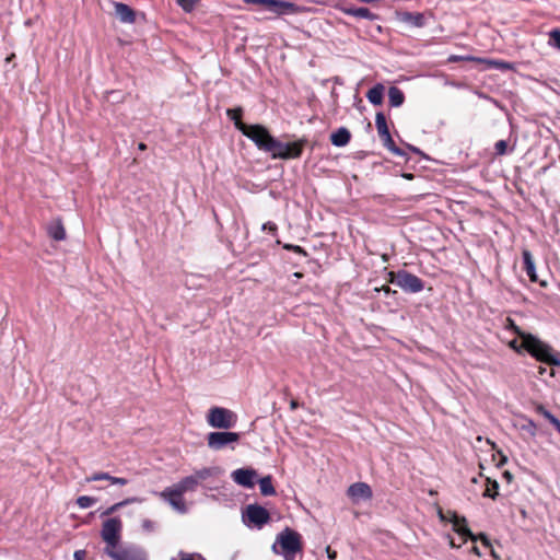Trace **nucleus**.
<instances>
[{
    "instance_id": "51",
    "label": "nucleus",
    "mask_w": 560,
    "mask_h": 560,
    "mask_svg": "<svg viewBox=\"0 0 560 560\" xmlns=\"http://www.w3.org/2000/svg\"><path fill=\"white\" fill-rule=\"evenodd\" d=\"M296 406H298V404H296L295 401H292V402H291V408H292V409L296 408Z\"/></svg>"
},
{
    "instance_id": "35",
    "label": "nucleus",
    "mask_w": 560,
    "mask_h": 560,
    "mask_svg": "<svg viewBox=\"0 0 560 560\" xmlns=\"http://www.w3.org/2000/svg\"><path fill=\"white\" fill-rule=\"evenodd\" d=\"M495 155L502 156L505 155L509 151V144L505 140H499L494 144Z\"/></svg>"
},
{
    "instance_id": "8",
    "label": "nucleus",
    "mask_w": 560,
    "mask_h": 560,
    "mask_svg": "<svg viewBox=\"0 0 560 560\" xmlns=\"http://www.w3.org/2000/svg\"><path fill=\"white\" fill-rule=\"evenodd\" d=\"M243 522L248 527L262 528L270 522V514L267 509L259 504H248L243 512Z\"/></svg>"
},
{
    "instance_id": "54",
    "label": "nucleus",
    "mask_w": 560,
    "mask_h": 560,
    "mask_svg": "<svg viewBox=\"0 0 560 560\" xmlns=\"http://www.w3.org/2000/svg\"><path fill=\"white\" fill-rule=\"evenodd\" d=\"M552 365H558V366H560V360L558 359V363H552Z\"/></svg>"
},
{
    "instance_id": "39",
    "label": "nucleus",
    "mask_w": 560,
    "mask_h": 560,
    "mask_svg": "<svg viewBox=\"0 0 560 560\" xmlns=\"http://www.w3.org/2000/svg\"><path fill=\"white\" fill-rule=\"evenodd\" d=\"M513 332H515L522 340L524 335H530L529 332L523 331L517 325L514 324L513 320L509 319L508 326Z\"/></svg>"
},
{
    "instance_id": "55",
    "label": "nucleus",
    "mask_w": 560,
    "mask_h": 560,
    "mask_svg": "<svg viewBox=\"0 0 560 560\" xmlns=\"http://www.w3.org/2000/svg\"><path fill=\"white\" fill-rule=\"evenodd\" d=\"M411 150L415 151V152H419V150L417 148H412L411 147Z\"/></svg>"
},
{
    "instance_id": "9",
    "label": "nucleus",
    "mask_w": 560,
    "mask_h": 560,
    "mask_svg": "<svg viewBox=\"0 0 560 560\" xmlns=\"http://www.w3.org/2000/svg\"><path fill=\"white\" fill-rule=\"evenodd\" d=\"M122 523L119 517H110L104 521L101 536L106 542L105 549L117 547L120 540Z\"/></svg>"
},
{
    "instance_id": "15",
    "label": "nucleus",
    "mask_w": 560,
    "mask_h": 560,
    "mask_svg": "<svg viewBox=\"0 0 560 560\" xmlns=\"http://www.w3.org/2000/svg\"><path fill=\"white\" fill-rule=\"evenodd\" d=\"M105 553L110 557L113 560H145L144 553L133 547H114L110 549H105Z\"/></svg>"
},
{
    "instance_id": "10",
    "label": "nucleus",
    "mask_w": 560,
    "mask_h": 560,
    "mask_svg": "<svg viewBox=\"0 0 560 560\" xmlns=\"http://www.w3.org/2000/svg\"><path fill=\"white\" fill-rule=\"evenodd\" d=\"M375 126L384 147L393 154L404 156L405 152L395 144L387 126L386 117L382 112L376 113Z\"/></svg>"
},
{
    "instance_id": "37",
    "label": "nucleus",
    "mask_w": 560,
    "mask_h": 560,
    "mask_svg": "<svg viewBox=\"0 0 560 560\" xmlns=\"http://www.w3.org/2000/svg\"><path fill=\"white\" fill-rule=\"evenodd\" d=\"M498 489H499L498 482L492 481L491 488H487L486 491L483 492V495L489 497L491 499H495V497L498 495Z\"/></svg>"
},
{
    "instance_id": "56",
    "label": "nucleus",
    "mask_w": 560,
    "mask_h": 560,
    "mask_svg": "<svg viewBox=\"0 0 560 560\" xmlns=\"http://www.w3.org/2000/svg\"><path fill=\"white\" fill-rule=\"evenodd\" d=\"M546 369H540L539 373L542 374L545 373Z\"/></svg>"
},
{
    "instance_id": "45",
    "label": "nucleus",
    "mask_w": 560,
    "mask_h": 560,
    "mask_svg": "<svg viewBox=\"0 0 560 560\" xmlns=\"http://www.w3.org/2000/svg\"><path fill=\"white\" fill-rule=\"evenodd\" d=\"M85 550H77L74 551L73 558L74 560H84L85 559Z\"/></svg>"
},
{
    "instance_id": "7",
    "label": "nucleus",
    "mask_w": 560,
    "mask_h": 560,
    "mask_svg": "<svg viewBox=\"0 0 560 560\" xmlns=\"http://www.w3.org/2000/svg\"><path fill=\"white\" fill-rule=\"evenodd\" d=\"M207 422L215 429H231L237 422V416L230 409L223 407H212L207 415Z\"/></svg>"
},
{
    "instance_id": "4",
    "label": "nucleus",
    "mask_w": 560,
    "mask_h": 560,
    "mask_svg": "<svg viewBox=\"0 0 560 560\" xmlns=\"http://www.w3.org/2000/svg\"><path fill=\"white\" fill-rule=\"evenodd\" d=\"M387 280L390 283H395L406 293H419L424 289L423 280L405 269L389 271Z\"/></svg>"
},
{
    "instance_id": "47",
    "label": "nucleus",
    "mask_w": 560,
    "mask_h": 560,
    "mask_svg": "<svg viewBox=\"0 0 560 560\" xmlns=\"http://www.w3.org/2000/svg\"><path fill=\"white\" fill-rule=\"evenodd\" d=\"M327 556L330 560H335L337 557V551L332 550L330 547L326 548Z\"/></svg>"
},
{
    "instance_id": "49",
    "label": "nucleus",
    "mask_w": 560,
    "mask_h": 560,
    "mask_svg": "<svg viewBox=\"0 0 560 560\" xmlns=\"http://www.w3.org/2000/svg\"><path fill=\"white\" fill-rule=\"evenodd\" d=\"M180 560H194L191 555L188 553H180Z\"/></svg>"
},
{
    "instance_id": "18",
    "label": "nucleus",
    "mask_w": 560,
    "mask_h": 560,
    "mask_svg": "<svg viewBox=\"0 0 560 560\" xmlns=\"http://www.w3.org/2000/svg\"><path fill=\"white\" fill-rule=\"evenodd\" d=\"M341 11L345 14H347L349 16L357 18V19H364V20H369V21H374L377 19V15L375 13H373L370 9L364 8V7H360V8L342 7Z\"/></svg>"
},
{
    "instance_id": "27",
    "label": "nucleus",
    "mask_w": 560,
    "mask_h": 560,
    "mask_svg": "<svg viewBox=\"0 0 560 560\" xmlns=\"http://www.w3.org/2000/svg\"><path fill=\"white\" fill-rule=\"evenodd\" d=\"M228 116L234 121L235 124V127L243 133V130L245 131L246 129L243 128V127H249L250 125H246L244 122H242L241 118H242V108H233V109H228L226 112Z\"/></svg>"
},
{
    "instance_id": "44",
    "label": "nucleus",
    "mask_w": 560,
    "mask_h": 560,
    "mask_svg": "<svg viewBox=\"0 0 560 560\" xmlns=\"http://www.w3.org/2000/svg\"><path fill=\"white\" fill-rule=\"evenodd\" d=\"M128 480L126 478L113 477L112 479V485L126 486Z\"/></svg>"
},
{
    "instance_id": "12",
    "label": "nucleus",
    "mask_w": 560,
    "mask_h": 560,
    "mask_svg": "<svg viewBox=\"0 0 560 560\" xmlns=\"http://www.w3.org/2000/svg\"><path fill=\"white\" fill-rule=\"evenodd\" d=\"M213 472L212 468H202L196 470L194 475L187 476L180 479L177 483L173 485L176 489H178L184 494L187 492H194L199 482L206 480L211 477Z\"/></svg>"
},
{
    "instance_id": "48",
    "label": "nucleus",
    "mask_w": 560,
    "mask_h": 560,
    "mask_svg": "<svg viewBox=\"0 0 560 560\" xmlns=\"http://www.w3.org/2000/svg\"><path fill=\"white\" fill-rule=\"evenodd\" d=\"M380 290H382L385 294L396 293L388 285H383Z\"/></svg>"
},
{
    "instance_id": "20",
    "label": "nucleus",
    "mask_w": 560,
    "mask_h": 560,
    "mask_svg": "<svg viewBox=\"0 0 560 560\" xmlns=\"http://www.w3.org/2000/svg\"><path fill=\"white\" fill-rule=\"evenodd\" d=\"M47 233L49 237H51L55 241L66 240L67 234L62 220L60 218H57L51 223H49V225L47 226Z\"/></svg>"
},
{
    "instance_id": "53",
    "label": "nucleus",
    "mask_w": 560,
    "mask_h": 560,
    "mask_svg": "<svg viewBox=\"0 0 560 560\" xmlns=\"http://www.w3.org/2000/svg\"><path fill=\"white\" fill-rule=\"evenodd\" d=\"M294 276H295L296 278L302 277V275H301V273H299V272L294 273Z\"/></svg>"
},
{
    "instance_id": "40",
    "label": "nucleus",
    "mask_w": 560,
    "mask_h": 560,
    "mask_svg": "<svg viewBox=\"0 0 560 560\" xmlns=\"http://www.w3.org/2000/svg\"><path fill=\"white\" fill-rule=\"evenodd\" d=\"M144 501V499L142 498H139V497H130V498H127L122 501H119V503L121 504V508L124 506H127L129 504H133V503H142Z\"/></svg>"
},
{
    "instance_id": "25",
    "label": "nucleus",
    "mask_w": 560,
    "mask_h": 560,
    "mask_svg": "<svg viewBox=\"0 0 560 560\" xmlns=\"http://www.w3.org/2000/svg\"><path fill=\"white\" fill-rule=\"evenodd\" d=\"M405 95L397 86H390L388 90V103L392 107H399L404 104Z\"/></svg>"
},
{
    "instance_id": "3",
    "label": "nucleus",
    "mask_w": 560,
    "mask_h": 560,
    "mask_svg": "<svg viewBox=\"0 0 560 560\" xmlns=\"http://www.w3.org/2000/svg\"><path fill=\"white\" fill-rule=\"evenodd\" d=\"M243 2L261 5L276 16L301 14L307 11V8L288 0H243Z\"/></svg>"
},
{
    "instance_id": "36",
    "label": "nucleus",
    "mask_w": 560,
    "mask_h": 560,
    "mask_svg": "<svg viewBox=\"0 0 560 560\" xmlns=\"http://www.w3.org/2000/svg\"><path fill=\"white\" fill-rule=\"evenodd\" d=\"M522 430L528 432L532 436H535L537 433V425L533 420H527L526 423L522 425Z\"/></svg>"
},
{
    "instance_id": "6",
    "label": "nucleus",
    "mask_w": 560,
    "mask_h": 560,
    "mask_svg": "<svg viewBox=\"0 0 560 560\" xmlns=\"http://www.w3.org/2000/svg\"><path fill=\"white\" fill-rule=\"evenodd\" d=\"M307 140L305 138L288 143H283L276 139L275 147L271 151V158L281 160L299 159L302 155Z\"/></svg>"
},
{
    "instance_id": "34",
    "label": "nucleus",
    "mask_w": 560,
    "mask_h": 560,
    "mask_svg": "<svg viewBox=\"0 0 560 560\" xmlns=\"http://www.w3.org/2000/svg\"><path fill=\"white\" fill-rule=\"evenodd\" d=\"M199 0H177V4L186 12L190 13L194 11Z\"/></svg>"
},
{
    "instance_id": "33",
    "label": "nucleus",
    "mask_w": 560,
    "mask_h": 560,
    "mask_svg": "<svg viewBox=\"0 0 560 560\" xmlns=\"http://www.w3.org/2000/svg\"><path fill=\"white\" fill-rule=\"evenodd\" d=\"M549 44L560 50V30L555 28L549 32Z\"/></svg>"
},
{
    "instance_id": "11",
    "label": "nucleus",
    "mask_w": 560,
    "mask_h": 560,
    "mask_svg": "<svg viewBox=\"0 0 560 560\" xmlns=\"http://www.w3.org/2000/svg\"><path fill=\"white\" fill-rule=\"evenodd\" d=\"M451 522L453 523L454 530L458 533L462 537H464L465 539L470 538L471 540L480 539L486 547H490L491 556L495 560H499V556L497 555L495 550L491 547L488 537L485 534H479V536L476 537L467 527L465 517L458 516L456 513H452Z\"/></svg>"
},
{
    "instance_id": "5",
    "label": "nucleus",
    "mask_w": 560,
    "mask_h": 560,
    "mask_svg": "<svg viewBox=\"0 0 560 560\" xmlns=\"http://www.w3.org/2000/svg\"><path fill=\"white\" fill-rule=\"evenodd\" d=\"M244 128L246 129L245 131L243 130L245 137L250 139L259 150L271 154L276 138L270 135L266 127L262 125H250Z\"/></svg>"
},
{
    "instance_id": "42",
    "label": "nucleus",
    "mask_w": 560,
    "mask_h": 560,
    "mask_svg": "<svg viewBox=\"0 0 560 560\" xmlns=\"http://www.w3.org/2000/svg\"><path fill=\"white\" fill-rule=\"evenodd\" d=\"M141 526H142L143 530L149 532V533L153 532L155 529V523L148 518L142 521Z\"/></svg>"
},
{
    "instance_id": "19",
    "label": "nucleus",
    "mask_w": 560,
    "mask_h": 560,
    "mask_svg": "<svg viewBox=\"0 0 560 560\" xmlns=\"http://www.w3.org/2000/svg\"><path fill=\"white\" fill-rule=\"evenodd\" d=\"M115 14L122 23H133L136 21V14L135 11L125 3L121 2H115Z\"/></svg>"
},
{
    "instance_id": "22",
    "label": "nucleus",
    "mask_w": 560,
    "mask_h": 560,
    "mask_svg": "<svg viewBox=\"0 0 560 560\" xmlns=\"http://www.w3.org/2000/svg\"><path fill=\"white\" fill-rule=\"evenodd\" d=\"M524 269L526 275L530 279L532 282H537V273L535 268V262L533 256L529 250H524L523 254Z\"/></svg>"
},
{
    "instance_id": "43",
    "label": "nucleus",
    "mask_w": 560,
    "mask_h": 560,
    "mask_svg": "<svg viewBox=\"0 0 560 560\" xmlns=\"http://www.w3.org/2000/svg\"><path fill=\"white\" fill-rule=\"evenodd\" d=\"M119 509H121V504L119 502L113 504L112 506H109L108 509H106L102 515H110L113 513H115L116 511H118Z\"/></svg>"
},
{
    "instance_id": "41",
    "label": "nucleus",
    "mask_w": 560,
    "mask_h": 560,
    "mask_svg": "<svg viewBox=\"0 0 560 560\" xmlns=\"http://www.w3.org/2000/svg\"><path fill=\"white\" fill-rule=\"evenodd\" d=\"M261 229H262V231H268L272 234H276L278 231L277 224L271 221L264 223Z\"/></svg>"
},
{
    "instance_id": "32",
    "label": "nucleus",
    "mask_w": 560,
    "mask_h": 560,
    "mask_svg": "<svg viewBox=\"0 0 560 560\" xmlns=\"http://www.w3.org/2000/svg\"><path fill=\"white\" fill-rule=\"evenodd\" d=\"M114 476H110L108 472H94L93 475L86 477V482L98 481V480H107L112 483V479Z\"/></svg>"
},
{
    "instance_id": "57",
    "label": "nucleus",
    "mask_w": 560,
    "mask_h": 560,
    "mask_svg": "<svg viewBox=\"0 0 560 560\" xmlns=\"http://www.w3.org/2000/svg\"><path fill=\"white\" fill-rule=\"evenodd\" d=\"M558 432L560 433V429L558 430Z\"/></svg>"
},
{
    "instance_id": "24",
    "label": "nucleus",
    "mask_w": 560,
    "mask_h": 560,
    "mask_svg": "<svg viewBox=\"0 0 560 560\" xmlns=\"http://www.w3.org/2000/svg\"><path fill=\"white\" fill-rule=\"evenodd\" d=\"M384 85L381 83L375 84L366 93V98L373 105H381L383 103Z\"/></svg>"
},
{
    "instance_id": "29",
    "label": "nucleus",
    "mask_w": 560,
    "mask_h": 560,
    "mask_svg": "<svg viewBox=\"0 0 560 560\" xmlns=\"http://www.w3.org/2000/svg\"><path fill=\"white\" fill-rule=\"evenodd\" d=\"M537 411L544 416L558 431L560 429V420L555 417L549 410H547L544 406H538Z\"/></svg>"
},
{
    "instance_id": "26",
    "label": "nucleus",
    "mask_w": 560,
    "mask_h": 560,
    "mask_svg": "<svg viewBox=\"0 0 560 560\" xmlns=\"http://www.w3.org/2000/svg\"><path fill=\"white\" fill-rule=\"evenodd\" d=\"M479 62L486 63L489 68L506 71V70H513L514 66L511 62L503 61V60H497V59H482L478 58L476 59Z\"/></svg>"
},
{
    "instance_id": "30",
    "label": "nucleus",
    "mask_w": 560,
    "mask_h": 560,
    "mask_svg": "<svg viewBox=\"0 0 560 560\" xmlns=\"http://www.w3.org/2000/svg\"><path fill=\"white\" fill-rule=\"evenodd\" d=\"M537 411L544 416L558 431L560 429V420L555 417L549 410H547L544 406H538Z\"/></svg>"
},
{
    "instance_id": "21",
    "label": "nucleus",
    "mask_w": 560,
    "mask_h": 560,
    "mask_svg": "<svg viewBox=\"0 0 560 560\" xmlns=\"http://www.w3.org/2000/svg\"><path fill=\"white\" fill-rule=\"evenodd\" d=\"M350 140L351 133L346 127H340L330 135V141L335 147H345Z\"/></svg>"
},
{
    "instance_id": "46",
    "label": "nucleus",
    "mask_w": 560,
    "mask_h": 560,
    "mask_svg": "<svg viewBox=\"0 0 560 560\" xmlns=\"http://www.w3.org/2000/svg\"><path fill=\"white\" fill-rule=\"evenodd\" d=\"M510 347H511L512 349L516 350L517 352H520V351H521V349H523V348L521 347V343H518V341H517L516 339H514V340H512V341L510 342Z\"/></svg>"
},
{
    "instance_id": "13",
    "label": "nucleus",
    "mask_w": 560,
    "mask_h": 560,
    "mask_svg": "<svg viewBox=\"0 0 560 560\" xmlns=\"http://www.w3.org/2000/svg\"><path fill=\"white\" fill-rule=\"evenodd\" d=\"M240 440V433L229 431L210 432L207 438L208 446L211 450L219 451L223 447L236 443Z\"/></svg>"
},
{
    "instance_id": "50",
    "label": "nucleus",
    "mask_w": 560,
    "mask_h": 560,
    "mask_svg": "<svg viewBox=\"0 0 560 560\" xmlns=\"http://www.w3.org/2000/svg\"><path fill=\"white\" fill-rule=\"evenodd\" d=\"M138 149L141 150V151H144V150H147V144L144 142H140L138 144Z\"/></svg>"
},
{
    "instance_id": "52",
    "label": "nucleus",
    "mask_w": 560,
    "mask_h": 560,
    "mask_svg": "<svg viewBox=\"0 0 560 560\" xmlns=\"http://www.w3.org/2000/svg\"><path fill=\"white\" fill-rule=\"evenodd\" d=\"M474 551L477 553V555H480L479 551H478V548L477 547H474Z\"/></svg>"
},
{
    "instance_id": "28",
    "label": "nucleus",
    "mask_w": 560,
    "mask_h": 560,
    "mask_svg": "<svg viewBox=\"0 0 560 560\" xmlns=\"http://www.w3.org/2000/svg\"><path fill=\"white\" fill-rule=\"evenodd\" d=\"M259 489L262 495H275L276 489L272 485V477L266 476L259 480Z\"/></svg>"
},
{
    "instance_id": "38",
    "label": "nucleus",
    "mask_w": 560,
    "mask_h": 560,
    "mask_svg": "<svg viewBox=\"0 0 560 560\" xmlns=\"http://www.w3.org/2000/svg\"><path fill=\"white\" fill-rule=\"evenodd\" d=\"M283 248L287 249V250L294 252L296 254L303 255V256H307L306 250L303 247L299 246V245L284 244Z\"/></svg>"
},
{
    "instance_id": "23",
    "label": "nucleus",
    "mask_w": 560,
    "mask_h": 560,
    "mask_svg": "<svg viewBox=\"0 0 560 560\" xmlns=\"http://www.w3.org/2000/svg\"><path fill=\"white\" fill-rule=\"evenodd\" d=\"M401 21L415 27H423L425 25V18L420 12H404Z\"/></svg>"
},
{
    "instance_id": "14",
    "label": "nucleus",
    "mask_w": 560,
    "mask_h": 560,
    "mask_svg": "<svg viewBox=\"0 0 560 560\" xmlns=\"http://www.w3.org/2000/svg\"><path fill=\"white\" fill-rule=\"evenodd\" d=\"M161 499L167 502L176 512L180 514L187 513L188 509L184 500V493L174 486L166 487L158 493Z\"/></svg>"
},
{
    "instance_id": "16",
    "label": "nucleus",
    "mask_w": 560,
    "mask_h": 560,
    "mask_svg": "<svg viewBox=\"0 0 560 560\" xmlns=\"http://www.w3.org/2000/svg\"><path fill=\"white\" fill-rule=\"evenodd\" d=\"M348 495L353 501L369 500L372 498V489L365 482H355L348 488Z\"/></svg>"
},
{
    "instance_id": "17",
    "label": "nucleus",
    "mask_w": 560,
    "mask_h": 560,
    "mask_svg": "<svg viewBox=\"0 0 560 560\" xmlns=\"http://www.w3.org/2000/svg\"><path fill=\"white\" fill-rule=\"evenodd\" d=\"M233 480L245 488H253L255 482L254 479L256 477V471L254 469L240 468L232 472Z\"/></svg>"
},
{
    "instance_id": "2",
    "label": "nucleus",
    "mask_w": 560,
    "mask_h": 560,
    "mask_svg": "<svg viewBox=\"0 0 560 560\" xmlns=\"http://www.w3.org/2000/svg\"><path fill=\"white\" fill-rule=\"evenodd\" d=\"M521 347L538 361L551 364L558 363L559 353L555 352L551 346L534 335H524Z\"/></svg>"
},
{
    "instance_id": "31",
    "label": "nucleus",
    "mask_w": 560,
    "mask_h": 560,
    "mask_svg": "<svg viewBox=\"0 0 560 560\" xmlns=\"http://www.w3.org/2000/svg\"><path fill=\"white\" fill-rule=\"evenodd\" d=\"M97 499L89 495H81L77 499V504L80 509H89L96 503Z\"/></svg>"
},
{
    "instance_id": "1",
    "label": "nucleus",
    "mask_w": 560,
    "mask_h": 560,
    "mask_svg": "<svg viewBox=\"0 0 560 560\" xmlns=\"http://www.w3.org/2000/svg\"><path fill=\"white\" fill-rule=\"evenodd\" d=\"M302 536L290 527H285L277 535L271 547L272 551L283 556L284 560H293L294 556L302 551Z\"/></svg>"
}]
</instances>
